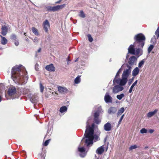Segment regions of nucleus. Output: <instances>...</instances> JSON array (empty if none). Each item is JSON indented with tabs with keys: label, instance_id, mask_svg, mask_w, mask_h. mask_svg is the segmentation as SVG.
<instances>
[{
	"label": "nucleus",
	"instance_id": "obj_1",
	"mask_svg": "<svg viewBox=\"0 0 159 159\" xmlns=\"http://www.w3.org/2000/svg\"><path fill=\"white\" fill-rule=\"evenodd\" d=\"M11 77L15 82L20 85L26 84L28 80L27 72L21 65H16L11 70Z\"/></svg>",
	"mask_w": 159,
	"mask_h": 159
},
{
	"label": "nucleus",
	"instance_id": "obj_2",
	"mask_svg": "<svg viewBox=\"0 0 159 159\" xmlns=\"http://www.w3.org/2000/svg\"><path fill=\"white\" fill-rule=\"evenodd\" d=\"M139 57L132 56L129 59L128 58L126 62L125 61V63L122 65L125 68L122 74L129 77L131 73L132 66L136 65L137 58Z\"/></svg>",
	"mask_w": 159,
	"mask_h": 159
},
{
	"label": "nucleus",
	"instance_id": "obj_3",
	"mask_svg": "<svg viewBox=\"0 0 159 159\" xmlns=\"http://www.w3.org/2000/svg\"><path fill=\"white\" fill-rule=\"evenodd\" d=\"M128 77L122 74L121 75V79L118 78L116 80L114 79L113 80V85H115L116 83L119 84L115 85L112 88V93L114 94H116L122 91L124 89L123 87L125 86L128 80Z\"/></svg>",
	"mask_w": 159,
	"mask_h": 159
},
{
	"label": "nucleus",
	"instance_id": "obj_4",
	"mask_svg": "<svg viewBox=\"0 0 159 159\" xmlns=\"http://www.w3.org/2000/svg\"><path fill=\"white\" fill-rule=\"evenodd\" d=\"M146 38L143 34L142 33L138 34L135 35L134 37V44L135 46L138 47L136 49V52L138 54L141 52V55L143 54L142 49L145 43Z\"/></svg>",
	"mask_w": 159,
	"mask_h": 159
},
{
	"label": "nucleus",
	"instance_id": "obj_5",
	"mask_svg": "<svg viewBox=\"0 0 159 159\" xmlns=\"http://www.w3.org/2000/svg\"><path fill=\"white\" fill-rule=\"evenodd\" d=\"M90 133L84 134V137L82 140V141L83 140L84 138H86L85 140V143L87 146H88L90 145H92L93 143V140L96 142L100 139L98 136L96 134H94V132L93 134L90 135Z\"/></svg>",
	"mask_w": 159,
	"mask_h": 159
},
{
	"label": "nucleus",
	"instance_id": "obj_6",
	"mask_svg": "<svg viewBox=\"0 0 159 159\" xmlns=\"http://www.w3.org/2000/svg\"><path fill=\"white\" fill-rule=\"evenodd\" d=\"M103 111H102V108L101 107H98L96 110L94 111V112L93 113L94 117V122L97 124H99L101 120L99 118L100 114Z\"/></svg>",
	"mask_w": 159,
	"mask_h": 159
},
{
	"label": "nucleus",
	"instance_id": "obj_7",
	"mask_svg": "<svg viewBox=\"0 0 159 159\" xmlns=\"http://www.w3.org/2000/svg\"><path fill=\"white\" fill-rule=\"evenodd\" d=\"M138 48V47H136L135 45L133 43V44L130 45L128 48V53L127 54L126 59H125V62L126 60L128 59L129 57V54H131L132 55H139L140 54L139 56L141 55V52H139L138 54L137 53L136 49Z\"/></svg>",
	"mask_w": 159,
	"mask_h": 159
},
{
	"label": "nucleus",
	"instance_id": "obj_8",
	"mask_svg": "<svg viewBox=\"0 0 159 159\" xmlns=\"http://www.w3.org/2000/svg\"><path fill=\"white\" fill-rule=\"evenodd\" d=\"M95 127V124L93 123L92 124L91 126L89 125V123H88V122L86 123V130L84 134L89 133L90 135L93 134V133L94 132V128Z\"/></svg>",
	"mask_w": 159,
	"mask_h": 159
},
{
	"label": "nucleus",
	"instance_id": "obj_9",
	"mask_svg": "<svg viewBox=\"0 0 159 159\" xmlns=\"http://www.w3.org/2000/svg\"><path fill=\"white\" fill-rule=\"evenodd\" d=\"M42 26L45 31L48 33V29L50 28L49 23L47 20H46L43 23Z\"/></svg>",
	"mask_w": 159,
	"mask_h": 159
},
{
	"label": "nucleus",
	"instance_id": "obj_10",
	"mask_svg": "<svg viewBox=\"0 0 159 159\" xmlns=\"http://www.w3.org/2000/svg\"><path fill=\"white\" fill-rule=\"evenodd\" d=\"M27 96L30 98V100L32 103H35L37 102L38 97L36 95L32 96L31 94L29 93Z\"/></svg>",
	"mask_w": 159,
	"mask_h": 159
},
{
	"label": "nucleus",
	"instance_id": "obj_11",
	"mask_svg": "<svg viewBox=\"0 0 159 159\" xmlns=\"http://www.w3.org/2000/svg\"><path fill=\"white\" fill-rule=\"evenodd\" d=\"M16 88L15 87H11L8 89V94L10 96H12L16 94Z\"/></svg>",
	"mask_w": 159,
	"mask_h": 159
},
{
	"label": "nucleus",
	"instance_id": "obj_12",
	"mask_svg": "<svg viewBox=\"0 0 159 159\" xmlns=\"http://www.w3.org/2000/svg\"><path fill=\"white\" fill-rule=\"evenodd\" d=\"M104 99L107 103H111L112 102V98L107 92L106 93L105 95Z\"/></svg>",
	"mask_w": 159,
	"mask_h": 159
},
{
	"label": "nucleus",
	"instance_id": "obj_13",
	"mask_svg": "<svg viewBox=\"0 0 159 159\" xmlns=\"http://www.w3.org/2000/svg\"><path fill=\"white\" fill-rule=\"evenodd\" d=\"M79 152H80V156L81 157H84L86 155L85 152V149L84 147H79L78 148Z\"/></svg>",
	"mask_w": 159,
	"mask_h": 159
},
{
	"label": "nucleus",
	"instance_id": "obj_14",
	"mask_svg": "<svg viewBox=\"0 0 159 159\" xmlns=\"http://www.w3.org/2000/svg\"><path fill=\"white\" fill-rule=\"evenodd\" d=\"M45 69L49 71H54L55 70V68L52 64H50L46 66Z\"/></svg>",
	"mask_w": 159,
	"mask_h": 159
},
{
	"label": "nucleus",
	"instance_id": "obj_15",
	"mask_svg": "<svg viewBox=\"0 0 159 159\" xmlns=\"http://www.w3.org/2000/svg\"><path fill=\"white\" fill-rule=\"evenodd\" d=\"M111 125L109 122H107L104 125V129L106 131H110L111 129Z\"/></svg>",
	"mask_w": 159,
	"mask_h": 159
},
{
	"label": "nucleus",
	"instance_id": "obj_16",
	"mask_svg": "<svg viewBox=\"0 0 159 159\" xmlns=\"http://www.w3.org/2000/svg\"><path fill=\"white\" fill-rule=\"evenodd\" d=\"M58 90L59 93L63 94L67 93L68 91L67 89L65 87L61 86L58 87Z\"/></svg>",
	"mask_w": 159,
	"mask_h": 159
},
{
	"label": "nucleus",
	"instance_id": "obj_17",
	"mask_svg": "<svg viewBox=\"0 0 159 159\" xmlns=\"http://www.w3.org/2000/svg\"><path fill=\"white\" fill-rule=\"evenodd\" d=\"M104 146L103 145L98 148L96 150V153L99 155L102 154L104 151Z\"/></svg>",
	"mask_w": 159,
	"mask_h": 159
},
{
	"label": "nucleus",
	"instance_id": "obj_18",
	"mask_svg": "<svg viewBox=\"0 0 159 159\" xmlns=\"http://www.w3.org/2000/svg\"><path fill=\"white\" fill-rule=\"evenodd\" d=\"M2 34L4 36L6 35L8 31V28L6 25H2Z\"/></svg>",
	"mask_w": 159,
	"mask_h": 159
},
{
	"label": "nucleus",
	"instance_id": "obj_19",
	"mask_svg": "<svg viewBox=\"0 0 159 159\" xmlns=\"http://www.w3.org/2000/svg\"><path fill=\"white\" fill-rule=\"evenodd\" d=\"M117 111L116 108L114 107H110L108 110V113L109 114H115Z\"/></svg>",
	"mask_w": 159,
	"mask_h": 159
},
{
	"label": "nucleus",
	"instance_id": "obj_20",
	"mask_svg": "<svg viewBox=\"0 0 159 159\" xmlns=\"http://www.w3.org/2000/svg\"><path fill=\"white\" fill-rule=\"evenodd\" d=\"M139 70L138 67H136L132 71V75L134 76H135L139 74Z\"/></svg>",
	"mask_w": 159,
	"mask_h": 159
},
{
	"label": "nucleus",
	"instance_id": "obj_21",
	"mask_svg": "<svg viewBox=\"0 0 159 159\" xmlns=\"http://www.w3.org/2000/svg\"><path fill=\"white\" fill-rule=\"evenodd\" d=\"M125 68L122 65L120 68L118 70L117 73H116L115 77L114 79H116V80L118 79V78L117 79L118 77L120 76V73L121 71L123 69H124Z\"/></svg>",
	"mask_w": 159,
	"mask_h": 159
},
{
	"label": "nucleus",
	"instance_id": "obj_22",
	"mask_svg": "<svg viewBox=\"0 0 159 159\" xmlns=\"http://www.w3.org/2000/svg\"><path fill=\"white\" fill-rule=\"evenodd\" d=\"M158 111L157 109H155L153 111L149 112L147 114V116L148 118L151 117L152 116L154 115Z\"/></svg>",
	"mask_w": 159,
	"mask_h": 159
},
{
	"label": "nucleus",
	"instance_id": "obj_23",
	"mask_svg": "<svg viewBox=\"0 0 159 159\" xmlns=\"http://www.w3.org/2000/svg\"><path fill=\"white\" fill-rule=\"evenodd\" d=\"M52 125L51 123H50V122H49V123L48 125V129L47 132V134H48L51 133L52 130Z\"/></svg>",
	"mask_w": 159,
	"mask_h": 159
},
{
	"label": "nucleus",
	"instance_id": "obj_24",
	"mask_svg": "<svg viewBox=\"0 0 159 159\" xmlns=\"http://www.w3.org/2000/svg\"><path fill=\"white\" fill-rule=\"evenodd\" d=\"M2 38L1 42V43L3 45H5L6 44L7 42V39L4 37H2L1 35H0Z\"/></svg>",
	"mask_w": 159,
	"mask_h": 159
},
{
	"label": "nucleus",
	"instance_id": "obj_25",
	"mask_svg": "<svg viewBox=\"0 0 159 159\" xmlns=\"http://www.w3.org/2000/svg\"><path fill=\"white\" fill-rule=\"evenodd\" d=\"M67 110V108L66 106L61 107L59 111L61 113L66 112Z\"/></svg>",
	"mask_w": 159,
	"mask_h": 159
},
{
	"label": "nucleus",
	"instance_id": "obj_26",
	"mask_svg": "<svg viewBox=\"0 0 159 159\" xmlns=\"http://www.w3.org/2000/svg\"><path fill=\"white\" fill-rule=\"evenodd\" d=\"M137 82H138L137 80H136L132 85L130 88V89H129V93H131L132 92V91L133 90V88L136 84H137Z\"/></svg>",
	"mask_w": 159,
	"mask_h": 159
},
{
	"label": "nucleus",
	"instance_id": "obj_27",
	"mask_svg": "<svg viewBox=\"0 0 159 159\" xmlns=\"http://www.w3.org/2000/svg\"><path fill=\"white\" fill-rule=\"evenodd\" d=\"M80 75L78 76L75 79V83L76 84L79 83L80 82Z\"/></svg>",
	"mask_w": 159,
	"mask_h": 159
},
{
	"label": "nucleus",
	"instance_id": "obj_28",
	"mask_svg": "<svg viewBox=\"0 0 159 159\" xmlns=\"http://www.w3.org/2000/svg\"><path fill=\"white\" fill-rule=\"evenodd\" d=\"M125 111V108L124 107H121L120 110H119L117 113V116H118L119 115H121Z\"/></svg>",
	"mask_w": 159,
	"mask_h": 159
},
{
	"label": "nucleus",
	"instance_id": "obj_29",
	"mask_svg": "<svg viewBox=\"0 0 159 159\" xmlns=\"http://www.w3.org/2000/svg\"><path fill=\"white\" fill-rule=\"evenodd\" d=\"M32 30L33 33L36 35H38L39 34L38 32V30L34 27H32Z\"/></svg>",
	"mask_w": 159,
	"mask_h": 159
},
{
	"label": "nucleus",
	"instance_id": "obj_30",
	"mask_svg": "<svg viewBox=\"0 0 159 159\" xmlns=\"http://www.w3.org/2000/svg\"><path fill=\"white\" fill-rule=\"evenodd\" d=\"M157 39L156 38L155 36L154 35L152 37L151 40V43H152V44H155L156 42V40Z\"/></svg>",
	"mask_w": 159,
	"mask_h": 159
},
{
	"label": "nucleus",
	"instance_id": "obj_31",
	"mask_svg": "<svg viewBox=\"0 0 159 159\" xmlns=\"http://www.w3.org/2000/svg\"><path fill=\"white\" fill-rule=\"evenodd\" d=\"M124 94L123 93H122L120 94V95H117L116 96V98L119 100H120L123 98L124 97Z\"/></svg>",
	"mask_w": 159,
	"mask_h": 159
},
{
	"label": "nucleus",
	"instance_id": "obj_32",
	"mask_svg": "<svg viewBox=\"0 0 159 159\" xmlns=\"http://www.w3.org/2000/svg\"><path fill=\"white\" fill-rule=\"evenodd\" d=\"M144 62L145 59H143L140 61L138 64L139 67H141L144 64Z\"/></svg>",
	"mask_w": 159,
	"mask_h": 159
},
{
	"label": "nucleus",
	"instance_id": "obj_33",
	"mask_svg": "<svg viewBox=\"0 0 159 159\" xmlns=\"http://www.w3.org/2000/svg\"><path fill=\"white\" fill-rule=\"evenodd\" d=\"M79 16L83 18H84L85 17V15L83 11H81L79 14Z\"/></svg>",
	"mask_w": 159,
	"mask_h": 159
},
{
	"label": "nucleus",
	"instance_id": "obj_34",
	"mask_svg": "<svg viewBox=\"0 0 159 159\" xmlns=\"http://www.w3.org/2000/svg\"><path fill=\"white\" fill-rule=\"evenodd\" d=\"M10 39L14 41H16L17 39L16 35L14 34H12L10 36Z\"/></svg>",
	"mask_w": 159,
	"mask_h": 159
},
{
	"label": "nucleus",
	"instance_id": "obj_35",
	"mask_svg": "<svg viewBox=\"0 0 159 159\" xmlns=\"http://www.w3.org/2000/svg\"><path fill=\"white\" fill-rule=\"evenodd\" d=\"M155 35L156 36V38L158 39L159 37V26L157 28L155 32Z\"/></svg>",
	"mask_w": 159,
	"mask_h": 159
},
{
	"label": "nucleus",
	"instance_id": "obj_36",
	"mask_svg": "<svg viewBox=\"0 0 159 159\" xmlns=\"http://www.w3.org/2000/svg\"><path fill=\"white\" fill-rule=\"evenodd\" d=\"M148 132V130L145 128L142 129L140 130V132L142 134L146 133Z\"/></svg>",
	"mask_w": 159,
	"mask_h": 159
},
{
	"label": "nucleus",
	"instance_id": "obj_37",
	"mask_svg": "<svg viewBox=\"0 0 159 159\" xmlns=\"http://www.w3.org/2000/svg\"><path fill=\"white\" fill-rule=\"evenodd\" d=\"M153 45H151L148 48V53H150L154 48Z\"/></svg>",
	"mask_w": 159,
	"mask_h": 159
},
{
	"label": "nucleus",
	"instance_id": "obj_38",
	"mask_svg": "<svg viewBox=\"0 0 159 159\" xmlns=\"http://www.w3.org/2000/svg\"><path fill=\"white\" fill-rule=\"evenodd\" d=\"M40 91L41 93H43L44 89V86L40 82L39 84Z\"/></svg>",
	"mask_w": 159,
	"mask_h": 159
},
{
	"label": "nucleus",
	"instance_id": "obj_39",
	"mask_svg": "<svg viewBox=\"0 0 159 159\" xmlns=\"http://www.w3.org/2000/svg\"><path fill=\"white\" fill-rule=\"evenodd\" d=\"M66 5L65 4H63L62 5H57L58 9V10H60V9H62L64 7H65Z\"/></svg>",
	"mask_w": 159,
	"mask_h": 159
},
{
	"label": "nucleus",
	"instance_id": "obj_40",
	"mask_svg": "<svg viewBox=\"0 0 159 159\" xmlns=\"http://www.w3.org/2000/svg\"><path fill=\"white\" fill-rule=\"evenodd\" d=\"M47 11H52V7L48 6L46 7Z\"/></svg>",
	"mask_w": 159,
	"mask_h": 159
},
{
	"label": "nucleus",
	"instance_id": "obj_41",
	"mask_svg": "<svg viewBox=\"0 0 159 159\" xmlns=\"http://www.w3.org/2000/svg\"><path fill=\"white\" fill-rule=\"evenodd\" d=\"M137 148V146L136 145H134L131 146L129 148L130 150H132L135 149Z\"/></svg>",
	"mask_w": 159,
	"mask_h": 159
},
{
	"label": "nucleus",
	"instance_id": "obj_42",
	"mask_svg": "<svg viewBox=\"0 0 159 159\" xmlns=\"http://www.w3.org/2000/svg\"><path fill=\"white\" fill-rule=\"evenodd\" d=\"M50 140V139L46 140L43 143V145L45 146H47L48 145Z\"/></svg>",
	"mask_w": 159,
	"mask_h": 159
},
{
	"label": "nucleus",
	"instance_id": "obj_43",
	"mask_svg": "<svg viewBox=\"0 0 159 159\" xmlns=\"http://www.w3.org/2000/svg\"><path fill=\"white\" fill-rule=\"evenodd\" d=\"M88 38L89 40V42H92L93 41V39L90 34H88Z\"/></svg>",
	"mask_w": 159,
	"mask_h": 159
},
{
	"label": "nucleus",
	"instance_id": "obj_44",
	"mask_svg": "<svg viewBox=\"0 0 159 159\" xmlns=\"http://www.w3.org/2000/svg\"><path fill=\"white\" fill-rule=\"evenodd\" d=\"M58 10L57 6L52 7V11H55Z\"/></svg>",
	"mask_w": 159,
	"mask_h": 159
},
{
	"label": "nucleus",
	"instance_id": "obj_45",
	"mask_svg": "<svg viewBox=\"0 0 159 159\" xmlns=\"http://www.w3.org/2000/svg\"><path fill=\"white\" fill-rule=\"evenodd\" d=\"M30 92V90L28 89H25L24 90V93L25 94L29 93Z\"/></svg>",
	"mask_w": 159,
	"mask_h": 159
},
{
	"label": "nucleus",
	"instance_id": "obj_46",
	"mask_svg": "<svg viewBox=\"0 0 159 159\" xmlns=\"http://www.w3.org/2000/svg\"><path fill=\"white\" fill-rule=\"evenodd\" d=\"M39 66V65L38 63H36L35 66V70L38 71L39 70V68H38V67Z\"/></svg>",
	"mask_w": 159,
	"mask_h": 159
},
{
	"label": "nucleus",
	"instance_id": "obj_47",
	"mask_svg": "<svg viewBox=\"0 0 159 159\" xmlns=\"http://www.w3.org/2000/svg\"><path fill=\"white\" fill-rule=\"evenodd\" d=\"M33 41L35 43H38L39 41L38 38L37 37H35L33 40Z\"/></svg>",
	"mask_w": 159,
	"mask_h": 159
},
{
	"label": "nucleus",
	"instance_id": "obj_48",
	"mask_svg": "<svg viewBox=\"0 0 159 159\" xmlns=\"http://www.w3.org/2000/svg\"><path fill=\"white\" fill-rule=\"evenodd\" d=\"M133 80H134V78H133L131 79L130 80H129V81L128 82V84L129 85H130L131 84Z\"/></svg>",
	"mask_w": 159,
	"mask_h": 159
},
{
	"label": "nucleus",
	"instance_id": "obj_49",
	"mask_svg": "<svg viewBox=\"0 0 159 159\" xmlns=\"http://www.w3.org/2000/svg\"><path fill=\"white\" fill-rule=\"evenodd\" d=\"M14 43L16 46H18L19 44V42L18 40L15 41Z\"/></svg>",
	"mask_w": 159,
	"mask_h": 159
},
{
	"label": "nucleus",
	"instance_id": "obj_50",
	"mask_svg": "<svg viewBox=\"0 0 159 159\" xmlns=\"http://www.w3.org/2000/svg\"><path fill=\"white\" fill-rule=\"evenodd\" d=\"M154 131V130L153 129H149L148 131V132L151 133V134H152V133Z\"/></svg>",
	"mask_w": 159,
	"mask_h": 159
},
{
	"label": "nucleus",
	"instance_id": "obj_51",
	"mask_svg": "<svg viewBox=\"0 0 159 159\" xmlns=\"http://www.w3.org/2000/svg\"><path fill=\"white\" fill-rule=\"evenodd\" d=\"M91 120V117H89L86 123H87L88 122V123H89L90 120Z\"/></svg>",
	"mask_w": 159,
	"mask_h": 159
},
{
	"label": "nucleus",
	"instance_id": "obj_52",
	"mask_svg": "<svg viewBox=\"0 0 159 159\" xmlns=\"http://www.w3.org/2000/svg\"><path fill=\"white\" fill-rule=\"evenodd\" d=\"M46 156V154L45 153H41V157H43L45 158V157Z\"/></svg>",
	"mask_w": 159,
	"mask_h": 159
},
{
	"label": "nucleus",
	"instance_id": "obj_53",
	"mask_svg": "<svg viewBox=\"0 0 159 159\" xmlns=\"http://www.w3.org/2000/svg\"><path fill=\"white\" fill-rule=\"evenodd\" d=\"M46 156V154L45 153H41V157H43L45 158V157Z\"/></svg>",
	"mask_w": 159,
	"mask_h": 159
},
{
	"label": "nucleus",
	"instance_id": "obj_54",
	"mask_svg": "<svg viewBox=\"0 0 159 159\" xmlns=\"http://www.w3.org/2000/svg\"><path fill=\"white\" fill-rule=\"evenodd\" d=\"M123 120V119L120 118L119 121H118V125H119L121 123V121L122 120Z\"/></svg>",
	"mask_w": 159,
	"mask_h": 159
},
{
	"label": "nucleus",
	"instance_id": "obj_55",
	"mask_svg": "<svg viewBox=\"0 0 159 159\" xmlns=\"http://www.w3.org/2000/svg\"><path fill=\"white\" fill-rule=\"evenodd\" d=\"M61 0H59L58 1L56 2H55V3L56 4L59 3H60L61 2Z\"/></svg>",
	"mask_w": 159,
	"mask_h": 159
},
{
	"label": "nucleus",
	"instance_id": "obj_56",
	"mask_svg": "<svg viewBox=\"0 0 159 159\" xmlns=\"http://www.w3.org/2000/svg\"><path fill=\"white\" fill-rule=\"evenodd\" d=\"M41 48H39L38 50V52H40L41 51Z\"/></svg>",
	"mask_w": 159,
	"mask_h": 159
},
{
	"label": "nucleus",
	"instance_id": "obj_57",
	"mask_svg": "<svg viewBox=\"0 0 159 159\" xmlns=\"http://www.w3.org/2000/svg\"><path fill=\"white\" fill-rule=\"evenodd\" d=\"M2 97L1 94H0V102L2 101Z\"/></svg>",
	"mask_w": 159,
	"mask_h": 159
},
{
	"label": "nucleus",
	"instance_id": "obj_58",
	"mask_svg": "<svg viewBox=\"0 0 159 159\" xmlns=\"http://www.w3.org/2000/svg\"><path fill=\"white\" fill-rule=\"evenodd\" d=\"M25 40L26 41L28 42H29V39L28 38H25Z\"/></svg>",
	"mask_w": 159,
	"mask_h": 159
},
{
	"label": "nucleus",
	"instance_id": "obj_59",
	"mask_svg": "<svg viewBox=\"0 0 159 159\" xmlns=\"http://www.w3.org/2000/svg\"><path fill=\"white\" fill-rule=\"evenodd\" d=\"M124 114H123V115L121 116V117H120V118H121V119H123V117H124Z\"/></svg>",
	"mask_w": 159,
	"mask_h": 159
},
{
	"label": "nucleus",
	"instance_id": "obj_60",
	"mask_svg": "<svg viewBox=\"0 0 159 159\" xmlns=\"http://www.w3.org/2000/svg\"><path fill=\"white\" fill-rule=\"evenodd\" d=\"M45 159V158L43 157H41V159Z\"/></svg>",
	"mask_w": 159,
	"mask_h": 159
},
{
	"label": "nucleus",
	"instance_id": "obj_61",
	"mask_svg": "<svg viewBox=\"0 0 159 159\" xmlns=\"http://www.w3.org/2000/svg\"><path fill=\"white\" fill-rule=\"evenodd\" d=\"M78 59H79L78 58H77L76 59L75 61H78Z\"/></svg>",
	"mask_w": 159,
	"mask_h": 159
},
{
	"label": "nucleus",
	"instance_id": "obj_62",
	"mask_svg": "<svg viewBox=\"0 0 159 159\" xmlns=\"http://www.w3.org/2000/svg\"><path fill=\"white\" fill-rule=\"evenodd\" d=\"M16 98V97H11V98L12 99H14V98Z\"/></svg>",
	"mask_w": 159,
	"mask_h": 159
},
{
	"label": "nucleus",
	"instance_id": "obj_63",
	"mask_svg": "<svg viewBox=\"0 0 159 159\" xmlns=\"http://www.w3.org/2000/svg\"><path fill=\"white\" fill-rule=\"evenodd\" d=\"M96 159H101V158H100L99 157H98Z\"/></svg>",
	"mask_w": 159,
	"mask_h": 159
},
{
	"label": "nucleus",
	"instance_id": "obj_64",
	"mask_svg": "<svg viewBox=\"0 0 159 159\" xmlns=\"http://www.w3.org/2000/svg\"><path fill=\"white\" fill-rule=\"evenodd\" d=\"M24 35H25V36H26V33H25V32H24Z\"/></svg>",
	"mask_w": 159,
	"mask_h": 159
}]
</instances>
